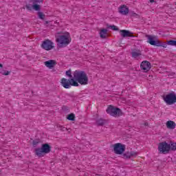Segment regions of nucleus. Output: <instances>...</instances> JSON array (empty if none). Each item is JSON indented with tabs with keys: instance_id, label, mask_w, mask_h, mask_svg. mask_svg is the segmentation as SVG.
<instances>
[{
	"instance_id": "nucleus-1",
	"label": "nucleus",
	"mask_w": 176,
	"mask_h": 176,
	"mask_svg": "<svg viewBox=\"0 0 176 176\" xmlns=\"http://www.w3.org/2000/svg\"><path fill=\"white\" fill-rule=\"evenodd\" d=\"M74 78H62L60 83L65 89H69L71 86L78 87L80 85H87L89 83V77L85 71L76 70L74 74Z\"/></svg>"
},
{
	"instance_id": "nucleus-2",
	"label": "nucleus",
	"mask_w": 176,
	"mask_h": 176,
	"mask_svg": "<svg viewBox=\"0 0 176 176\" xmlns=\"http://www.w3.org/2000/svg\"><path fill=\"white\" fill-rule=\"evenodd\" d=\"M32 1L33 2L32 6H31V4L26 5V9L30 11L32 10V9L33 10H36V12H38L37 14L38 19H40L41 20H45V17H46V15H45L43 12H41V5L43 3V0H32Z\"/></svg>"
},
{
	"instance_id": "nucleus-3",
	"label": "nucleus",
	"mask_w": 176,
	"mask_h": 176,
	"mask_svg": "<svg viewBox=\"0 0 176 176\" xmlns=\"http://www.w3.org/2000/svg\"><path fill=\"white\" fill-rule=\"evenodd\" d=\"M56 41L58 43V47H65L71 43V36L69 33L63 35H59L56 37Z\"/></svg>"
},
{
	"instance_id": "nucleus-4",
	"label": "nucleus",
	"mask_w": 176,
	"mask_h": 176,
	"mask_svg": "<svg viewBox=\"0 0 176 176\" xmlns=\"http://www.w3.org/2000/svg\"><path fill=\"white\" fill-rule=\"evenodd\" d=\"M34 152L38 157H43L46 153L52 152V146L47 143L43 144L41 148H35Z\"/></svg>"
},
{
	"instance_id": "nucleus-5",
	"label": "nucleus",
	"mask_w": 176,
	"mask_h": 176,
	"mask_svg": "<svg viewBox=\"0 0 176 176\" xmlns=\"http://www.w3.org/2000/svg\"><path fill=\"white\" fill-rule=\"evenodd\" d=\"M146 38H148L147 42L148 43L151 45V46H157V47H164V49H166V47H167V43H162L160 41H159L157 37L155 36L146 34Z\"/></svg>"
},
{
	"instance_id": "nucleus-6",
	"label": "nucleus",
	"mask_w": 176,
	"mask_h": 176,
	"mask_svg": "<svg viewBox=\"0 0 176 176\" xmlns=\"http://www.w3.org/2000/svg\"><path fill=\"white\" fill-rule=\"evenodd\" d=\"M106 112L111 115V116H113L114 118H119L120 116H123V111L120 109L118 107H115L113 105H109Z\"/></svg>"
},
{
	"instance_id": "nucleus-7",
	"label": "nucleus",
	"mask_w": 176,
	"mask_h": 176,
	"mask_svg": "<svg viewBox=\"0 0 176 176\" xmlns=\"http://www.w3.org/2000/svg\"><path fill=\"white\" fill-rule=\"evenodd\" d=\"M163 100L167 105H173V104H175L176 102V94L175 92H171L165 96H162Z\"/></svg>"
},
{
	"instance_id": "nucleus-8",
	"label": "nucleus",
	"mask_w": 176,
	"mask_h": 176,
	"mask_svg": "<svg viewBox=\"0 0 176 176\" xmlns=\"http://www.w3.org/2000/svg\"><path fill=\"white\" fill-rule=\"evenodd\" d=\"M170 148L171 146L168 143H166V142H162L159 144L158 151L160 152V153L166 155V153H168V152H170Z\"/></svg>"
},
{
	"instance_id": "nucleus-9",
	"label": "nucleus",
	"mask_w": 176,
	"mask_h": 176,
	"mask_svg": "<svg viewBox=\"0 0 176 176\" xmlns=\"http://www.w3.org/2000/svg\"><path fill=\"white\" fill-rule=\"evenodd\" d=\"M54 43L52 42V41L49 39H45L42 42L41 47L42 49H44V50H52V49H54V46L53 45Z\"/></svg>"
},
{
	"instance_id": "nucleus-10",
	"label": "nucleus",
	"mask_w": 176,
	"mask_h": 176,
	"mask_svg": "<svg viewBox=\"0 0 176 176\" xmlns=\"http://www.w3.org/2000/svg\"><path fill=\"white\" fill-rule=\"evenodd\" d=\"M124 151H126V146L124 144H122L121 143L114 144V153L116 155H122Z\"/></svg>"
},
{
	"instance_id": "nucleus-11",
	"label": "nucleus",
	"mask_w": 176,
	"mask_h": 176,
	"mask_svg": "<svg viewBox=\"0 0 176 176\" xmlns=\"http://www.w3.org/2000/svg\"><path fill=\"white\" fill-rule=\"evenodd\" d=\"M140 68L142 69L144 72H148L152 68V65L151 64V62L148 60H144L140 64Z\"/></svg>"
},
{
	"instance_id": "nucleus-12",
	"label": "nucleus",
	"mask_w": 176,
	"mask_h": 176,
	"mask_svg": "<svg viewBox=\"0 0 176 176\" xmlns=\"http://www.w3.org/2000/svg\"><path fill=\"white\" fill-rule=\"evenodd\" d=\"M120 35L122 36V38H134V33L130 32L127 30H120Z\"/></svg>"
},
{
	"instance_id": "nucleus-13",
	"label": "nucleus",
	"mask_w": 176,
	"mask_h": 176,
	"mask_svg": "<svg viewBox=\"0 0 176 176\" xmlns=\"http://www.w3.org/2000/svg\"><path fill=\"white\" fill-rule=\"evenodd\" d=\"M138 155L137 152L131 151V152H126L122 155L124 159H131L133 157H135Z\"/></svg>"
},
{
	"instance_id": "nucleus-14",
	"label": "nucleus",
	"mask_w": 176,
	"mask_h": 176,
	"mask_svg": "<svg viewBox=\"0 0 176 176\" xmlns=\"http://www.w3.org/2000/svg\"><path fill=\"white\" fill-rule=\"evenodd\" d=\"M119 13H120V14H123L124 16H127V14H129V8L124 5H122L120 8Z\"/></svg>"
},
{
	"instance_id": "nucleus-15",
	"label": "nucleus",
	"mask_w": 176,
	"mask_h": 176,
	"mask_svg": "<svg viewBox=\"0 0 176 176\" xmlns=\"http://www.w3.org/2000/svg\"><path fill=\"white\" fill-rule=\"evenodd\" d=\"M45 67H47V68H53L54 65H57V62L54 60H50L45 62Z\"/></svg>"
},
{
	"instance_id": "nucleus-16",
	"label": "nucleus",
	"mask_w": 176,
	"mask_h": 176,
	"mask_svg": "<svg viewBox=\"0 0 176 176\" xmlns=\"http://www.w3.org/2000/svg\"><path fill=\"white\" fill-rule=\"evenodd\" d=\"M176 124L174 121L168 120L166 122V127L170 130H174L175 129Z\"/></svg>"
},
{
	"instance_id": "nucleus-17",
	"label": "nucleus",
	"mask_w": 176,
	"mask_h": 176,
	"mask_svg": "<svg viewBox=\"0 0 176 176\" xmlns=\"http://www.w3.org/2000/svg\"><path fill=\"white\" fill-rule=\"evenodd\" d=\"M107 35H108V30L102 29L100 32V36L102 39H105L107 38Z\"/></svg>"
},
{
	"instance_id": "nucleus-18",
	"label": "nucleus",
	"mask_w": 176,
	"mask_h": 176,
	"mask_svg": "<svg viewBox=\"0 0 176 176\" xmlns=\"http://www.w3.org/2000/svg\"><path fill=\"white\" fill-rule=\"evenodd\" d=\"M131 54L133 58H137L139 56H142V54H141V51L140 50H135L131 52Z\"/></svg>"
},
{
	"instance_id": "nucleus-19",
	"label": "nucleus",
	"mask_w": 176,
	"mask_h": 176,
	"mask_svg": "<svg viewBox=\"0 0 176 176\" xmlns=\"http://www.w3.org/2000/svg\"><path fill=\"white\" fill-rule=\"evenodd\" d=\"M107 123V120L100 118L96 120V124L97 126H104Z\"/></svg>"
},
{
	"instance_id": "nucleus-20",
	"label": "nucleus",
	"mask_w": 176,
	"mask_h": 176,
	"mask_svg": "<svg viewBox=\"0 0 176 176\" xmlns=\"http://www.w3.org/2000/svg\"><path fill=\"white\" fill-rule=\"evenodd\" d=\"M67 120H71L72 122H74L75 120V114H74L73 113L69 114L67 116Z\"/></svg>"
},
{
	"instance_id": "nucleus-21",
	"label": "nucleus",
	"mask_w": 176,
	"mask_h": 176,
	"mask_svg": "<svg viewBox=\"0 0 176 176\" xmlns=\"http://www.w3.org/2000/svg\"><path fill=\"white\" fill-rule=\"evenodd\" d=\"M40 143H41V140L39 139H36L32 141V145L34 148H36V146H38V144H40Z\"/></svg>"
},
{
	"instance_id": "nucleus-22",
	"label": "nucleus",
	"mask_w": 176,
	"mask_h": 176,
	"mask_svg": "<svg viewBox=\"0 0 176 176\" xmlns=\"http://www.w3.org/2000/svg\"><path fill=\"white\" fill-rule=\"evenodd\" d=\"M107 28H111L113 31H119V28L115 25H107Z\"/></svg>"
},
{
	"instance_id": "nucleus-23",
	"label": "nucleus",
	"mask_w": 176,
	"mask_h": 176,
	"mask_svg": "<svg viewBox=\"0 0 176 176\" xmlns=\"http://www.w3.org/2000/svg\"><path fill=\"white\" fill-rule=\"evenodd\" d=\"M166 45H169L170 46H176V41L170 40L167 42Z\"/></svg>"
},
{
	"instance_id": "nucleus-24",
	"label": "nucleus",
	"mask_w": 176,
	"mask_h": 176,
	"mask_svg": "<svg viewBox=\"0 0 176 176\" xmlns=\"http://www.w3.org/2000/svg\"><path fill=\"white\" fill-rule=\"evenodd\" d=\"M66 76L71 78V79H74V78H72V71L71 69L66 72Z\"/></svg>"
},
{
	"instance_id": "nucleus-25",
	"label": "nucleus",
	"mask_w": 176,
	"mask_h": 176,
	"mask_svg": "<svg viewBox=\"0 0 176 176\" xmlns=\"http://www.w3.org/2000/svg\"><path fill=\"white\" fill-rule=\"evenodd\" d=\"M170 150L171 151H176V144L175 143H173L170 145Z\"/></svg>"
},
{
	"instance_id": "nucleus-26",
	"label": "nucleus",
	"mask_w": 176,
	"mask_h": 176,
	"mask_svg": "<svg viewBox=\"0 0 176 176\" xmlns=\"http://www.w3.org/2000/svg\"><path fill=\"white\" fill-rule=\"evenodd\" d=\"M130 14H131V17H140V15H138V14H137L134 12H130Z\"/></svg>"
},
{
	"instance_id": "nucleus-27",
	"label": "nucleus",
	"mask_w": 176,
	"mask_h": 176,
	"mask_svg": "<svg viewBox=\"0 0 176 176\" xmlns=\"http://www.w3.org/2000/svg\"><path fill=\"white\" fill-rule=\"evenodd\" d=\"M10 74V72L9 71H5L3 74V75H5L6 76H8Z\"/></svg>"
},
{
	"instance_id": "nucleus-28",
	"label": "nucleus",
	"mask_w": 176,
	"mask_h": 176,
	"mask_svg": "<svg viewBox=\"0 0 176 176\" xmlns=\"http://www.w3.org/2000/svg\"><path fill=\"white\" fill-rule=\"evenodd\" d=\"M150 2H151V3H153V2H155V0H150Z\"/></svg>"
},
{
	"instance_id": "nucleus-29",
	"label": "nucleus",
	"mask_w": 176,
	"mask_h": 176,
	"mask_svg": "<svg viewBox=\"0 0 176 176\" xmlns=\"http://www.w3.org/2000/svg\"><path fill=\"white\" fill-rule=\"evenodd\" d=\"M0 68H3V65L0 63Z\"/></svg>"
},
{
	"instance_id": "nucleus-30",
	"label": "nucleus",
	"mask_w": 176,
	"mask_h": 176,
	"mask_svg": "<svg viewBox=\"0 0 176 176\" xmlns=\"http://www.w3.org/2000/svg\"><path fill=\"white\" fill-rule=\"evenodd\" d=\"M148 122L144 123V126H148Z\"/></svg>"
},
{
	"instance_id": "nucleus-31",
	"label": "nucleus",
	"mask_w": 176,
	"mask_h": 176,
	"mask_svg": "<svg viewBox=\"0 0 176 176\" xmlns=\"http://www.w3.org/2000/svg\"><path fill=\"white\" fill-rule=\"evenodd\" d=\"M49 23V21H46L45 22V24L46 25V24H47Z\"/></svg>"
}]
</instances>
